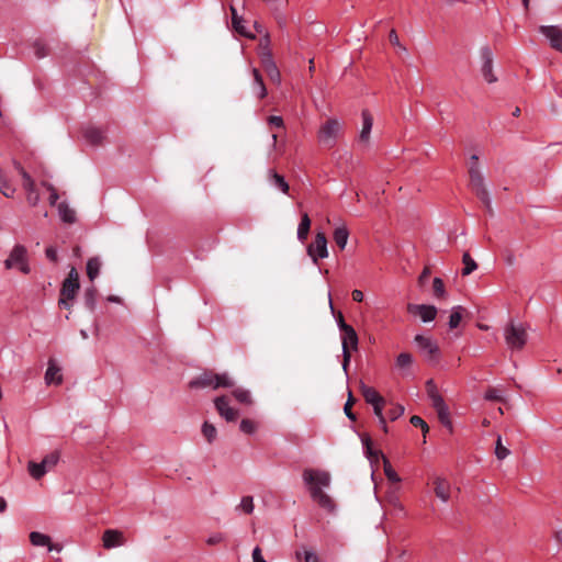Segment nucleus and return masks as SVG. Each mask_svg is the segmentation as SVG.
Returning a JSON list of instances; mask_svg holds the SVG:
<instances>
[{
    "mask_svg": "<svg viewBox=\"0 0 562 562\" xmlns=\"http://www.w3.org/2000/svg\"><path fill=\"white\" fill-rule=\"evenodd\" d=\"M303 482L308 486L311 497L314 502L323 495L322 487L330 485V474L324 470L305 469L302 474Z\"/></svg>",
    "mask_w": 562,
    "mask_h": 562,
    "instance_id": "f257e3e1",
    "label": "nucleus"
},
{
    "mask_svg": "<svg viewBox=\"0 0 562 562\" xmlns=\"http://www.w3.org/2000/svg\"><path fill=\"white\" fill-rule=\"evenodd\" d=\"M469 178H470V182H469L470 189L477 196V199L482 202V204L486 209V212L490 215H492L493 207H492L490 192L486 189L484 178H483L481 171L477 170L476 166L469 167Z\"/></svg>",
    "mask_w": 562,
    "mask_h": 562,
    "instance_id": "f03ea898",
    "label": "nucleus"
},
{
    "mask_svg": "<svg viewBox=\"0 0 562 562\" xmlns=\"http://www.w3.org/2000/svg\"><path fill=\"white\" fill-rule=\"evenodd\" d=\"M361 442L363 446V452H364L366 457L370 460V462L371 463L378 462L379 458H382L383 464H384V473H385V476L387 477V480L393 483L401 482L400 475L392 468L387 458L381 451L374 450L372 448V440H371L370 436L367 434L362 435Z\"/></svg>",
    "mask_w": 562,
    "mask_h": 562,
    "instance_id": "7ed1b4c3",
    "label": "nucleus"
},
{
    "mask_svg": "<svg viewBox=\"0 0 562 562\" xmlns=\"http://www.w3.org/2000/svg\"><path fill=\"white\" fill-rule=\"evenodd\" d=\"M504 338L512 351L521 350L527 344V331L521 324L510 322L504 328Z\"/></svg>",
    "mask_w": 562,
    "mask_h": 562,
    "instance_id": "20e7f679",
    "label": "nucleus"
},
{
    "mask_svg": "<svg viewBox=\"0 0 562 562\" xmlns=\"http://www.w3.org/2000/svg\"><path fill=\"white\" fill-rule=\"evenodd\" d=\"M341 348H342V370L348 376V368L351 360V353L349 347L357 350L359 338L357 331L350 325L341 331Z\"/></svg>",
    "mask_w": 562,
    "mask_h": 562,
    "instance_id": "39448f33",
    "label": "nucleus"
},
{
    "mask_svg": "<svg viewBox=\"0 0 562 562\" xmlns=\"http://www.w3.org/2000/svg\"><path fill=\"white\" fill-rule=\"evenodd\" d=\"M5 269L18 268L22 273H30L31 269L27 262V250L23 245H15L9 257L4 260Z\"/></svg>",
    "mask_w": 562,
    "mask_h": 562,
    "instance_id": "423d86ee",
    "label": "nucleus"
},
{
    "mask_svg": "<svg viewBox=\"0 0 562 562\" xmlns=\"http://www.w3.org/2000/svg\"><path fill=\"white\" fill-rule=\"evenodd\" d=\"M414 341L427 362L436 364L439 361V347L430 337H425L418 334L415 336Z\"/></svg>",
    "mask_w": 562,
    "mask_h": 562,
    "instance_id": "0eeeda50",
    "label": "nucleus"
},
{
    "mask_svg": "<svg viewBox=\"0 0 562 562\" xmlns=\"http://www.w3.org/2000/svg\"><path fill=\"white\" fill-rule=\"evenodd\" d=\"M58 460L59 453L54 451L45 456L41 462L30 461L29 473L33 479L40 480L58 463Z\"/></svg>",
    "mask_w": 562,
    "mask_h": 562,
    "instance_id": "6e6552de",
    "label": "nucleus"
},
{
    "mask_svg": "<svg viewBox=\"0 0 562 562\" xmlns=\"http://www.w3.org/2000/svg\"><path fill=\"white\" fill-rule=\"evenodd\" d=\"M341 125L336 119L327 120L319 128L318 140L326 147H333L340 132Z\"/></svg>",
    "mask_w": 562,
    "mask_h": 562,
    "instance_id": "1a4fd4ad",
    "label": "nucleus"
},
{
    "mask_svg": "<svg viewBox=\"0 0 562 562\" xmlns=\"http://www.w3.org/2000/svg\"><path fill=\"white\" fill-rule=\"evenodd\" d=\"M306 250L314 263H317L319 259L327 258L328 248L326 235L323 232H318L315 235V240L307 246Z\"/></svg>",
    "mask_w": 562,
    "mask_h": 562,
    "instance_id": "9d476101",
    "label": "nucleus"
},
{
    "mask_svg": "<svg viewBox=\"0 0 562 562\" xmlns=\"http://www.w3.org/2000/svg\"><path fill=\"white\" fill-rule=\"evenodd\" d=\"M539 32L548 38L550 46L562 53V26L560 25H541Z\"/></svg>",
    "mask_w": 562,
    "mask_h": 562,
    "instance_id": "9b49d317",
    "label": "nucleus"
},
{
    "mask_svg": "<svg viewBox=\"0 0 562 562\" xmlns=\"http://www.w3.org/2000/svg\"><path fill=\"white\" fill-rule=\"evenodd\" d=\"M214 406L221 417L226 422H235L238 417V411L229 405V400L226 395H221L214 398Z\"/></svg>",
    "mask_w": 562,
    "mask_h": 562,
    "instance_id": "f8f14e48",
    "label": "nucleus"
},
{
    "mask_svg": "<svg viewBox=\"0 0 562 562\" xmlns=\"http://www.w3.org/2000/svg\"><path fill=\"white\" fill-rule=\"evenodd\" d=\"M482 59V75L488 83H493L497 78L493 75V54L488 46H484L480 50Z\"/></svg>",
    "mask_w": 562,
    "mask_h": 562,
    "instance_id": "ddd939ff",
    "label": "nucleus"
},
{
    "mask_svg": "<svg viewBox=\"0 0 562 562\" xmlns=\"http://www.w3.org/2000/svg\"><path fill=\"white\" fill-rule=\"evenodd\" d=\"M261 65L265 68L270 80L276 85H280L281 74L269 49L261 54Z\"/></svg>",
    "mask_w": 562,
    "mask_h": 562,
    "instance_id": "4468645a",
    "label": "nucleus"
},
{
    "mask_svg": "<svg viewBox=\"0 0 562 562\" xmlns=\"http://www.w3.org/2000/svg\"><path fill=\"white\" fill-rule=\"evenodd\" d=\"M408 313L420 317L422 322L429 323L436 318L437 307L427 304H408Z\"/></svg>",
    "mask_w": 562,
    "mask_h": 562,
    "instance_id": "2eb2a0df",
    "label": "nucleus"
},
{
    "mask_svg": "<svg viewBox=\"0 0 562 562\" xmlns=\"http://www.w3.org/2000/svg\"><path fill=\"white\" fill-rule=\"evenodd\" d=\"M80 288V283H71L70 280H64L60 289L58 304L65 308H70L69 301H72Z\"/></svg>",
    "mask_w": 562,
    "mask_h": 562,
    "instance_id": "dca6fc26",
    "label": "nucleus"
},
{
    "mask_svg": "<svg viewBox=\"0 0 562 562\" xmlns=\"http://www.w3.org/2000/svg\"><path fill=\"white\" fill-rule=\"evenodd\" d=\"M103 547L108 550L125 544V538L122 531L117 529H106L102 536Z\"/></svg>",
    "mask_w": 562,
    "mask_h": 562,
    "instance_id": "f3484780",
    "label": "nucleus"
},
{
    "mask_svg": "<svg viewBox=\"0 0 562 562\" xmlns=\"http://www.w3.org/2000/svg\"><path fill=\"white\" fill-rule=\"evenodd\" d=\"M432 407L436 409L438 419L442 424V426L446 427L450 432H452V430H453L452 422L450 418L449 407L446 404V402L445 401L439 402L437 400V404L434 405Z\"/></svg>",
    "mask_w": 562,
    "mask_h": 562,
    "instance_id": "a211bd4d",
    "label": "nucleus"
},
{
    "mask_svg": "<svg viewBox=\"0 0 562 562\" xmlns=\"http://www.w3.org/2000/svg\"><path fill=\"white\" fill-rule=\"evenodd\" d=\"M434 484L436 496L443 503H447L450 498V483L446 479L437 476Z\"/></svg>",
    "mask_w": 562,
    "mask_h": 562,
    "instance_id": "6ab92c4d",
    "label": "nucleus"
},
{
    "mask_svg": "<svg viewBox=\"0 0 562 562\" xmlns=\"http://www.w3.org/2000/svg\"><path fill=\"white\" fill-rule=\"evenodd\" d=\"M83 137L90 145L99 146L104 139V133L95 126H88L83 130Z\"/></svg>",
    "mask_w": 562,
    "mask_h": 562,
    "instance_id": "aec40b11",
    "label": "nucleus"
},
{
    "mask_svg": "<svg viewBox=\"0 0 562 562\" xmlns=\"http://www.w3.org/2000/svg\"><path fill=\"white\" fill-rule=\"evenodd\" d=\"M361 116H362V128H361V132L359 135V140L362 143H368L370 133L372 130V125H373V117L368 110H363L361 113Z\"/></svg>",
    "mask_w": 562,
    "mask_h": 562,
    "instance_id": "412c9836",
    "label": "nucleus"
},
{
    "mask_svg": "<svg viewBox=\"0 0 562 562\" xmlns=\"http://www.w3.org/2000/svg\"><path fill=\"white\" fill-rule=\"evenodd\" d=\"M45 382L46 384H60L63 382V376L60 374L59 367L53 360H49L47 370L45 372Z\"/></svg>",
    "mask_w": 562,
    "mask_h": 562,
    "instance_id": "4be33fe9",
    "label": "nucleus"
},
{
    "mask_svg": "<svg viewBox=\"0 0 562 562\" xmlns=\"http://www.w3.org/2000/svg\"><path fill=\"white\" fill-rule=\"evenodd\" d=\"M211 370H204L201 374L189 382V387L193 390L206 389L211 386Z\"/></svg>",
    "mask_w": 562,
    "mask_h": 562,
    "instance_id": "5701e85b",
    "label": "nucleus"
},
{
    "mask_svg": "<svg viewBox=\"0 0 562 562\" xmlns=\"http://www.w3.org/2000/svg\"><path fill=\"white\" fill-rule=\"evenodd\" d=\"M231 11L233 29L243 36L254 38L255 35L247 31L246 26L244 25L245 21L240 15H238L237 10L234 7H231Z\"/></svg>",
    "mask_w": 562,
    "mask_h": 562,
    "instance_id": "b1692460",
    "label": "nucleus"
},
{
    "mask_svg": "<svg viewBox=\"0 0 562 562\" xmlns=\"http://www.w3.org/2000/svg\"><path fill=\"white\" fill-rule=\"evenodd\" d=\"M254 76L252 81V92L259 98L263 99L267 95V88L265 86L262 76L260 75L259 70L257 68H252L251 70Z\"/></svg>",
    "mask_w": 562,
    "mask_h": 562,
    "instance_id": "393cba45",
    "label": "nucleus"
},
{
    "mask_svg": "<svg viewBox=\"0 0 562 562\" xmlns=\"http://www.w3.org/2000/svg\"><path fill=\"white\" fill-rule=\"evenodd\" d=\"M98 290L94 285L88 286L83 293V304L87 310L94 312L97 308Z\"/></svg>",
    "mask_w": 562,
    "mask_h": 562,
    "instance_id": "a878e982",
    "label": "nucleus"
},
{
    "mask_svg": "<svg viewBox=\"0 0 562 562\" xmlns=\"http://www.w3.org/2000/svg\"><path fill=\"white\" fill-rule=\"evenodd\" d=\"M348 238L349 231L345 225L338 226L334 229L333 239L336 243V245L340 248V250H344L346 248Z\"/></svg>",
    "mask_w": 562,
    "mask_h": 562,
    "instance_id": "bb28decb",
    "label": "nucleus"
},
{
    "mask_svg": "<svg viewBox=\"0 0 562 562\" xmlns=\"http://www.w3.org/2000/svg\"><path fill=\"white\" fill-rule=\"evenodd\" d=\"M360 390L363 398L370 405L376 404L383 398L374 387L368 386L363 382H361Z\"/></svg>",
    "mask_w": 562,
    "mask_h": 562,
    "instance_id": "cd10ccee",
    "label": "nucleus"
},
{
    "mask_svg": "<svg viewBox=\"0 0 562 562\" xmlns=\"http://www.w3.org/2000/svg\"><path fill=\"white\" fill-rule=\"evenodd\" d=\"M58 214L64 223L74 224L76 222V212L66 202L58 204Z\"/></svg>",
    "mask_w": 562,
    "mask_h": 562,
    "instance_id": "c85d7f7f",
    "label": "nucleus"
},
{
    "mask_svg": "<svg viewBox=\"0 0 562 562\" xmlns=\"http://www.w3.org/2000/svg\"><path fill=\"white\" fill-rule=\"evenodd\" d=\"M311 228V218L307 213L302 214L301 222L297 226V239L303 243L306 240Z\"/></svg>",
    "mask_w": 562,
    "mask_h": 562,
    "instance_id": "c756f323",
    "label": "nucleus"
},
{
    "mask_svg": "<svg viewBox=\"0 0 562 562\" xmlns=\"http://www.w3.org/2000/svg\"><path fill=\"white\" fill-rule=\"evenodd\" d=\"M101 269V260L98 257H92L87 261V276L90 281H94V279L99 276Z\"/></svg>",
    "mask_w": 562,
    "mask_h": 562,
    "instance_id": "7c9ffc66",
    "label": "nucleus"
},
{
    "mask_svg": "<svg viewBox=\"0 0 562 562\" xmlns=\"http://www.w3.org/2000/svg\"><path fill=\"white\" fill-rule=\"evenodd\" d=\"M30 541L35 547H48V549L52 550L50 538L47 535L38 531H32L30 533Z\"/></svg>",
    "mask_w": 562,
    "mask_h": 562,
    "instance_id": "2f4dec72",
    "label": "nucleus"
},
{
    "mask_svg": "<svg viewBox=\"0 0 562 562\" xmlns=\"http://www.w3.org/2000/svg\"><path fill=\"white\" fill-rule=\"evenodd\" d=\"M270 181L271 183L278 188L282 193H288L289 192V183L286 182L285 178L281 175H279L278 172L276 171H270Z\"/></svg>",
    "mask_w": 562,
    "mask_h": 562,
    "instance_id": "473e14b6",
    "label": "nucleus"
},
{
    "mask_svg": "<svg viewBox=\"0 0 562 562\" xmlns=\"http://www.w3.org/2000/svg\"><path fill=\"white\" fill-rule=\"evenodd\" d=\"M426 392L429 400L431 401L432 406L437 404V400L439 402L445 401L443 397L439 394L437 385L431 379L426 382Z\"/></svg>",
    "mask_w": 562,
    "mask_h": 562,
    "instance_id": "72a5a7b5",
    "label": "nucleus"
},
{
    "mask_svg": "<svg viewBox=\"0 0 562 562\" xmlns=\"http://www.w3.org/2000/svg\"><path fill=\"white\" fill-rule=\"evenodd\" d=\"M233 396L241 404L250 405L252 404L251 394L248 390L243 387H237L232 392Z\"/></svg>",
    "mask_w": 562,
    "mask_h": 562,
    "instance_id": "f704fd0d",
    "label": "nucleus"
},
{
    "mask_svg": "<svg viewBox=\"0 0 562 562\" xmlns=\"http://www.w3.org/2000/svg\"><path fill=\"white\" fill-rule=\"evenodd\" d=\"M462 311L463 307L460 305L453 306L451 310V314L449 316V328L454 329L459 326L461 319H462Z\"/></svg>",
    "mask_w": 562,
    "mask_h": 562,
    "instance_id": "c9c22d12",
    "label": "nucleus"
},
{
    "mask_svg": "<svg viewBox=\"0 0 562 562\" xmlns=\"http://www.w3.org/2000/svg\"><path fill=\"white\" fill-rule=\"evenodd\" d=\"M462 262L464 265V267L462 269V274L463 276L471 274L477 268V265H476L475 260L470 256L469 252H464L463 254Z\"/></svg>",
    "mask_w": 562,
    "mask_h": 562,
    "instance_id": "e433bc0d",
    "label": "nucleus"
},
{
    "mask_svg": "<svg viewBox=\"0 0 562 562\" xmlns=\"http://www.w3.org/2000/svg\"><path fill=\"white\" fill-rule=\"evenodd\" d=\"M201 430L209 443H212L215 440L217 430L213 424L204 422Z\"/></svg>",
    "mask_w": 562,
    "mask_h": 562,
    "instance_id": "4c0bfd02",
    "label": "nucleus"
},
{
    "mask_svg": "<svg viewBox=\"0 0 562 562\" xmlns=\"http://www.w3.org/2000/svg\"><path fill=\"white\" fill-rule=\"evenodd\" d=\"M239 429L244 434L252 435L257 430V423L252 419L244 418L239 424Z\"/></svg>",
    "mask_w": 562,
    "mask_h": 562,
    "instance_id": "58836bf2",
    "label": "nucleus"
},
{
    "mask_svg": "<svg viewBox=\"0 0 562 562\" xmlns=\"http://www.w3.org/2000/svg\"><path fill=\"white\" fill-rule=\"evenodd\" d=\"M328 297H329V307H330V311L331 313L334 314V316L336 317V322H337V326L339 328V330L341 331L342 329L347 328L348 326H350L349 324H347L345 322V318H344V315L341 312H337L335 311V307L333 305V301H331V295L330 293L328 294Z\"/></svg>",
    "mask_w": 562,
    "mask_h": 562,
    "instance_id": "ea45409f",
    "label": "nucleus"
},
{
    "mask_svg": "<svg viewBox=\"0 0 562 562\" xmlns=\"http://www.w3.org/2000/svg\"><path fill=\"white\" fill-rule=\"evenodd\" d=\"M32 47L34 50V55L38 59H42L48 55V49H47L46 45L41 40L34 41V43L32 44Z\"/></svg>",
    "mask_w": 562,
    "mask_h": 562,
    "instance_id": "a19ab883",
    "label": "nucleus"
},
{
    "mask_svg": "<svg viewBox=\"0 0 562 562\" xmlns=\"http://www.w3.org/2000/svg\"><path fill=\"white\" fill-rule=\"evenodd\" d=\"M413 363V357L408 352H402L396 358V367L400 369H407Z\"/></svg>",
    "mask_w": 562,
    "mask_h": 562,
    "instance_id": "79ce46f5",
    "label": "nucleus"
},
{
    "mask_svg": "<svg viewBox=\"0 0 562 562\" xmlns=\"http://www.w3.org/2000/svg\"><path fill=\"white\" fill-rule=\"evenodd\" d=\"M0 192L7 198L13 196V194L15 192V189L7 182L1 170H0Z\"/></svg>",
    "mask_w": 562,
    "mask_h": 562,
    "instance_id": "37998d69",
    "label": "nucleus"
},
{
    "mask_svg": "<svg viewBox=\"0 0 562 562\" xmlns=\"http://www.w3.org/2000/svg\"><path fill=\"white\" fill-rule=\"evenodd\" d=\"M510 453L509 449L502 442V437L497 436L495 446V456L498 460H504Z\"/></svg>",
    "mask_w": 562,
    "mask_h": 562,
    "instance_id": "c03bdc74",
    "label": "nucleus"
},
{
    "mask_svg": "<svg viewBox=\"0 0 562 562\" xmlns=\"http://www.w3.org/2000/svg\"><path fill=\"white\" fill-rule=\"evenodd\" d=\"M236 509H241L245 514H251L254 512V499L251 496H244L236 507Z\"/></svg>",
    "mask_w": 562,
    "mask_h": 562,
    "instance_id": "a18cd8bd",
    "label": "nucleus"
},
{
    "mask_svg": "<svg viewBox=\"0 0 562 562\" xmlns=\"http://www.w3.org/2000/svg\"><path fill=\"white\" fill-rule=\"evenodd\" d=\"M322 508L333 512L335 509L334 501L330 498L329 495H327L325 492L321 497H318V501L316 502Z\"/></svg>",
    "mask_w": 562,
    "mask_h": 562,
    "instance_id": "49530a36",
    "label": "nucleus"
},
{
    "mask_svg": "<svg viewBox=\"0 0 562 562\" xmlns=\"http://www.w3.org/2000/svg\"><path fill=\"white\" fill-rule=\"evenodd\" d=\"M216 381L218 382L217 385L221 387L229 389L235 385L234 380L229 376L228 373H217Z\"/></svg>",
    "mask_w": 562,
    "mask_h": 562,
    "instance_id": "de8ad7c7",
    "label": "nucleus"
},
{
    "mask_svg": "<svg viewBox=\"0 0 562 562\" xmlns=\"http://www.w3.org/2000/svg\"><path fill=\"white\" fill-rule=\"evenodd\" d=\"M355 401H356V400H355V397L352 396V393H351V392H349V394H348V400H347V402H346V403H345V405H344V412H345L346 416L348 417V419H350V420H352V422H355V420L357 419L356 414H355V413L352 412V409H351V407H352V405H353Z\"/></svg>",
    "mask_w": 562,
    "mask_h": 562,
    "instance_id": "09e8293b",
    "label": "nucleus"
},
{
    "mask_svg": "<svg viewBox=\"0 0 562 562\" xmlns=\"http://www.w3.org/2000/svg\"><path fill=\"white\" fill-rule=\"evenodd\" d=\"M484 398L486 401L501 402L503 401V392L496 387H490L486 390Z\"/></svg>",
    "mask_w": 562,
    "mask_h": 562,
    "instance_id": "8fccbe9b",
    "label": "nucleus"
},
{
    "mask_svg": "<svg viewBox=\"0 0 562 562\" xmlns=\"http://www.w3.org/2000/svg\"><path fill=\"white\" fill-rule=\"evenodd\" d=\"M23 188L27 192L35 191V183L32 177L25 170H22Z\"/></svg>",
    "mask_w": 562,
    "mask_h": 562,
    "instance_id": "3c124183",
    "label": "nucleus"
},
{
    "mask_svg": "<svg viewBox=\"0 0 562 562\" xmlns=\"http://www.w3.org/2000/svg\"><path fill=\"white\" fill-rule=\"evenodd\" d=\"M405 412V408L401 404L394 405L392 408L389 409L387 415L389 418L393 422L400 418Z\"/></svg>",
    "mask_w": 562,
    "mask_h": 562,
    "instance_id": "603ef678",
    "label": "nucleus"
},
{
    "mask_svg": "<svg viewBox=\"0 0 562 562\" xmlns=\"http://www.w3.org/2000/svg\"><path fill=\"white\" fill-rule=\"evenodd\" d=\"M411 424H412L413 426H415V427H420V428H422V430H423L424 436H425V435L428 432V430H429V427H428V425L426 424V422H425L422 417H419V416H417V415H414V416H412V417H411Z\"/></svg>",
    "mask_w": 562,
    "mask_h": 562,
    "instance_id": "864d4df0",
    "label": "nucleus"
},
{
    "mask_svg": "<svg viewBox=\"0 0 562 562\" xmlns=\"http://www.w3.org/2000/svg\"><path fill=\"white\" fill-rule=\"evenodd\" d=\"M432 288H434V294L436 296L440 297V296L445 295V293H446L445 284H443V281L440 278H435L434 279Z\"/></svg>",
    "mask_w": 562,
    "mask_h": 562,
    "instance_id": "5fc2aeb1",
    "label": "nucleus"
},
{
    "mask_svg": "<svg viewBox=\"0 0 562 562\" xmlns=\"http://www.w3.org/2000/svg\"><path fill=\"white\" fill-rule=\"evenodd\" d=\"M43 186L49 191V204L55 205L59 199V194L53 184L48 182H43Z\"/></svg>",
    "mask_w": 562,
    "mask_h": 562,
    "instance_id": "6e6d98bb",
    "label": "nucleus"
},
{
    "mask_svg": "<svg viewBox=\"0 0 562 562\" xmlns=\"http://www.w3.org/2000/svg\"><path fill=\"white\" fill-rule=\"evenodd\" d=\"M224 539H225L224 533H222V532H216V533L211 535V536L206 539V543H207L209 546H215V544H217V543L222 542Z\"/></svg>",
    "mask_w": 562,
    "mask_h": 562,
    "instance_id": "4d7b16f0",
    "label": "nucleus"
},
{
    "mask_svg": "<svg viewBox=\"0 0 562 562\" xmlns=\"http://www.w3.org/2000/svg\"><path fill=\"white\" fill-rule=\"evenodd\" d=\"M40 199L41 198H40V193L37 192V190L30 191L26 193V200L31 206L37 205V203L40 202Z\"/></svg>",
    "mask_w": 562,
    "mask_h": 562,
    "instance_id": "13d9d810",
    "label": "nucleus"
},
{
    "mask_svg": "<svg viewBox=\"0 0 562 562\" xmlns=\"http://www.w3.org/2000/svg\"><path fill=\"white\" fill-rule=\"evenodd\" d=\"M384 404H385V400L384 397L382 400H380L379 403L376 404H372V407H373V412H374V415L379 418V417H383V407H384Z\"/></svg>",
    "mask_w": 562,
    "mask_h": 562,
    "instance_id": "bf43d9fd",
    "label": "nucleus"
},
{
    "mask_svg": "<svg viewBox=\"0 0 562 562\" xmlns=\"http://www.w3.org/2000/svg\"><path fill=\"white\" fill-rule=\"evenodd\" d=\"M303 557L305 562H319L317 554L312 550H304Z\"/></svg>",
    "mask_w": 562,
    "mask_h": 562,
    "instance_id": "052dcab7",
    "label": "nucleus"
},
{
    "mask_svg": "<svg viewBox=\"0 0 562 562\" xmlns=\"http://www.w3.org/2000/svg\"><path fill=\"white\" fill-rule=\"evenodd\" d=\"M268 123L274 127H283V119L279 115H271L268 119Z\"/></svg>",
    "mask_w": 562,
    "mask_h": 562,
    "instance_id": "680f3d73",
    "label": "nucleus"
},
{
    "mask_svg": "<svg viewBox=\"0 0 562 562\" xmlns=\"http://www.w3.org/2000/svg\"><path fill=\"white\" fill-rule=\"evenodd\" d=\"M45 255H46L47 259L50 260L52 262H56L58 259L57 250H56V248H54L52 246L46 248Z\"/></svg>",
    "mask_w": 562,
    "mask_h": 562,
    "instance_id": "e2e57ef3",
    "label": "nucleus"
},
{
    "mask_svg": "<svg viewBox=\"0 0 562 562\" xmlns=\"http://www.w3.org/2000/svg\"><path fill=\"white\" fill-rule=\"evenodd\" d=\"M389 40L392 45L396 46L397 48H403V45L400 43L398 36L395 32V30H392L389 34Z\"/></svg>",
    "mask_w": 562,
    "mask_h": 562,
    "instance_id": "0e129e2a",
    "label": "nucleus"
},
{
    "mask_svg": "<svg viewBox=\"0 0 562 562\" xmlns=\"http://www.w3.org/2000/svg\"><path fill=\"white\" fill-rule=\"evenodd\" d=\"M252 561L254 562H267L263 559L261 549L259 547H255V549L252 550Z\"/></svg>",
    "mask_w": 562,
    "mask_h": 562,
    "instance_id": "69168bd1",
    "label": "nucleus"
},
{
    "mask_svg": "<svg viewBox=\"0 0 562 562\" xmlns=\"http://www.w3.org/2000/svg\"><path fill=\"white\" fill-rule=\"evenodd\" d=\"M65 280H70L71 283H80L79 274L75 268H71V270L68 273V277Z\"/></svg>",
    "mask_w": 562,
    "mask_h": 562,
    "instance_id": "338daca9",
    "label": "nucleus"
},
{
    "mask_svg": "<svg viewBox=\"0 0 562 562\" xmlns=\"http://www.w3.org/2000/svg\"><path fill=\"white\" fill-rule=\"evenodd\" d=\"M351 295H352V300L355 302H362L363 301V293L360 290H357V289L353 290Z\"/></svg>",
    "mask_w": 562,
    "mask_h": 562,
    "instance_id": "774afa93",
    "label": "nucleus"
}]
</instances>
